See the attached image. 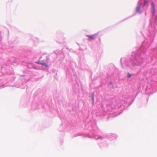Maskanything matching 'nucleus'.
I'll return each instance as SVG.
<instances>
[{"label":"nucleus","instance_id":"obj_1","mask_svg":"<svg viewBox=\"0 0 157 157\" xmlns=\"http://www.w3.org/2000/svg\"><path fill=\"white\" fill-rule=\"evenodd\" d=\"M36 63L38 64L41 65L42 66H45L46 67L47 66V65L45 63L44 60H42V61H37Z\"/></svg>","mask_w":157,"mask_h":157},{"label":"nucleus","instance_id":"obj_2","mask_svg":"<svg viewBox=\"0 0 157 157\" xmlns=\"http://www.w3.org/2000/svg\"><path fill=\"white\" fill-rule=\"evenodd\" d=\"M87 36L88 37V40H91L94 39L95 38L94 35H87Z\"/></svg>","mask_w":157,"mask_h":157},{"label":"nucleus","instance_id":"obj_3","mask_svg":"<svg viewBox=\"0 0 157 157\" xmlns=\"http://www.w3.org/2000/svg\"><path fill=\"white\" fill-rule=\"evenodd\" d=\"M152 9V13L154 14L155 13V6L153 2H152L151 3Z\"/></svg>","mask_w":157,"mask_h":157},{"label":"nucleus","instance_id":"obj_4","mask_svg":"<svg viewBox=\"0 0 157 157\" xmlns=\"http://www.w3.org/2000/svg\"><path fill=\"white\" fill-rule=\"evenodd\" d=\"M136 11L137 13H140V8L139 7H137L136 8Z\"/></svg>","mask_w":157,"mask_h":157},{"label":"nucleus","instance_id":"obj_5","mask_svg":"<svg viewBox=\"0 0 157 157\" xmlns=\"http://www.w3.org/2000/svg\"><path fill=\"white\" fill-rule=\"evenodd\" d=\"M155 24L157 25V15L155 16Z\"/></svg>","mask_w":157,"mask_h":157},{"label":"nucleus","instance_id":"obj_6","mask_svg":"<svg viewBox=\"0 0 157 157\" xmlns=\"http://www.w3.org/2000/svg\"><path fill=\"white\" fill-rule=\"evenodd\" d=\"M148 3V2L147 1H145L144 2L143 4V6H144L146 4H147Z\"/></svg>","mask_w":157,"mask_h":157},{"label":"nucleus","instance_id":"obj_7","mask_svg":"<svg viewBox=\"0 0 157 157\" xmlns=\"http://www.w3.org/2000/svg\"><path fill=\"white\" fill-rule=\"evenodd\" d=\"M131 75L130 74V73L128 74V78H130L131 77Z\"/></svg>","mask_w":157,"mask_h":157},{"label":"nucleus","instance_id":"obj_8","mask_svg":"<svg viewBox=\"0 0 157 157\" xmlns=\"http://www.w3.org/2000/svg\"><path fill=\"white\" fill-rule=\"evenodd\" d=\"M94 93H93L92 94V100L93 101H94Z\"/></svg>","mask_w":157,"mask_h":157}]
</instances>
